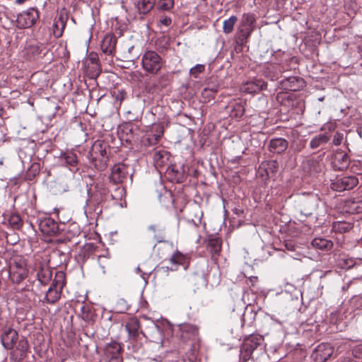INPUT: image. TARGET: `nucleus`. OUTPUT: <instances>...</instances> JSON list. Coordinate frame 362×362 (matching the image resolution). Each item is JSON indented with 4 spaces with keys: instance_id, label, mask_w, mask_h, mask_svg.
<instances>
[{
    "instance_id": "7ed1b4c3",
    "label": "nucleus",
    "mask_w": 362,
    "mask_h": 362,
    "mask_svg": "<svg viewBox=\"0 0 362 362\" xmlns=\"http://www.w3.org/2000/svg\"><path fill=\"white\" fill-rule=\"evenodd\" d=\"M39 16V12L36 8H30L17 16V27L19 28H30L35 23Z\"/></svg>"
},
{
    "instance_id": "79ce46f5",
    "label": "nucleus",
    "mask_w": 362,
    "mask_h": 362,
    "mask_svg": "<svg viewBox=\"0 0 362 362\" xmlns=\"http://www.w3.org/2000/svg\"><path fill=\"white\" fill-rule=\"evenodd\" d=\"M362 210V207H357L355 209L356 213H359Z\"/></svg>"
},
{
    "instance_id": "b1692460",
    "label": "nucleus",
    "mask_w": 362,
    "mask_h": 362,
    "mask_svg": "<svg viewBox=\"0 0 362 362\" xmlns=\"http://www.w3.org/2000/svg\"><path fill=\"white\" fill-rule=\"evenodd\" d=\"M329 138L326 134H320L315 136L310 143L311 148H317L322 144H326L329 141Z\"/></svg>"
},
{
    "instance_id": "7c9ffc66",
    "label": "nucleus",
    "mask_w": 362,
    "mask_h": 362,
    "mask_svg": "<svg viewBox=\"0 0 362 362\" xmlns=\"http://www.w3.org/2000/svg\"><path fill=\"white\" fill-rule=\"evenodd\" d=\"M51 274L48 269L41 268L37 273V279L42 284H45L50 278Z\"/></svg>"
},
{
    "instance_id": "f3484780",
    "label": "nucleus",
    "mask_w": 362,
    "mask_h": 362,
    "mask_svg": "<svg viewBox=\"0 0 362 362\" xmlns=\"http://www.w3.org/2000/svg\"><path fill=\"white\" fill-rule=\"evenodd\" d=\"M42 45L37 44H30L25 49V54L29 60L36 59L42 51Z\"/></svg>"
},
{
    "instance_id": "f257e3e1",
    "label": "nucleus",
    "mask_w": 362,
    "mask_h": 362,
    "mask_svg": "<svg viewBox=\"0 0 362 362\" xmlns=\"http://www.w3.org/2000/svg\"><path fill=\"white\" fill-rule=\"evenodd\" d=\"M141 65L144 70L146 72L156 74L161 69L163 60L157 52L148 50L142 56Z\"/></svg>"
},
{
    "instance_id": "c756f323",
    "label": "nucleus",
    "mask_w": 362,
    "mask_h": 362,
    "mask_svg": "<svg viewBox=\"0 0 362 362\" xmlns=\"http://www.w3.org/2000/svg\"><path fill=\"white\" fill-rule=\"evenodd\" d=\"M9 224L14 228V229H19L22 226V220L19 215L18 214H12L9 219Z\"/></svg>"
},
{
    "instance_id": "a19ab883",
    "label": "nucleus",
    "mask_w": 362,
    "mask_h": 362,
    "mask_svg": "<svg viewBox=\"0 0 362 362\" xmlns=\"http://www.w3.org/2000/svg\"><path fill=\"white\" fill-rule=\"evenodd\" d=\"M286 248H287L288 250H293V245H288V244H286Z\"/></svg>"
},
{
    "instance_id": "473e14b6",
    "label": "nucleus",
    "mask_w": 362,
    "mask_h": 362,
    "mask_svg": "<svg viewBox=\"0 0 362 362\" xmlns=\"http://www.w3.org/2000/svg\"><path fill=\"white\" fill-rule=\"evenodd\" d=\"M205 69V67L203 64H197L194 67L190 69L189 73L194 78H197L198 75L202 73Z\"/></svg>"
},
{
    "instance_id": "58836bf2",
    "label": "nucleus",
    "mask_w": 362,
    "mask_h": 362,
    "mask_svg": "<svg viewBox=\"0 0 362 362\" xmlns=\"http://www.w3.org/2000/svg\"><path fill=\"white\" fill-rule=\"evenodd\" d=\"M304 147V144H303L301 141L299 143H293L291 145V148L295 152H300Z\"/></svg>"
},
{
    "instance_id": "49530a36",
    "label": "nucleus",
    "mask_w": 362,
    "mask_h": 362,
    "mask_svg": "<svg viewBox=\"0 0 362 362\" xmlns=\"http://www.w3.org/2000/svg\"><path fill=\"white\" fill-rule=\"evenodd\" d=\"M254 279H257V277H255V276L252 277V278H251V281H254Z\"/></svg>"
},
{
    "instance_id": "bb28decb",
    "label": "nucleus",
    "mask_w": 362,
    "mask_h": 362,
    "mask_svg": "<svg viewBox=\"0 0 362 362\" xmlns=\"http://www.w3.org/2000/svg\"><path fill=\"white\" fill-rule=\"evenodd\" d=\"M148 230L151 233V235L158 242H160L162 239L163 229L156 225H151L148 227Z\"/></svg>"
},
{
    "instance_id": "a18cd8bd",
    "label": "nucleus",
    "mask_w": 362,
    "mask_h": 362,
    "mask_svg": "<svg viewBox=\"0 0 362 362\" xmlns=\"http://www.w3.org/2000/svg\"><path fill=\"white\" fill-rule=\"evenodd\" d=\"M4 163V158L0 159V165H3Z\"/></svg>"
},
{
    "instance_id": "f704fd0d",
    "label": "nucleus",
    "mask_w": 362,
    "mask_h": 362,
    "mask_svg": "<svg viewBox=\"0 0 362 362\" xmlns=\"http://www.w3.org/2000/svg\"><path fill=\"white\" fill-rule=\"evenodd\" d=\"M165 154H166V152L164 151L155 150L153 152V160L157 163H158V162L163 163V159L164 158V156Z\"/></svg>"
},
{
    "instance_id": "c85d7f7f",
    "label": "nucleus",
    "mask_w": 362,
    "mask_h": 362,
    "mask_svg": "<svg viewBox=\"0 0 362 362\" xmlns=\"http://www.w3.org/2000/svg\"><path fill=\"white\" fill-rule=\"evenodd\" d=\"M149 329L151 332V334H150L149 337L151 340L154 342H158L161 337V333L159 327L154 323H152L151 326L149 327Z\"/></svg>"
},
{
    "instance_id": "0eeeda50",
    "label": "nucleus",
    "mask_w": 362,
    "mask_h": 362,
    "mask_svg": "<svg viewBox=\"0 0 362 362\" xmlns=\"http://www.w3.org/2000/svg\"><path fill=\"white\" fill-rule=\"evenodd\" d=\"M333 352L334 348L329 344L322 343L315 349L313 357L317 362H325Z\"/></svg>"
},
{
    "instance_id": "2f4dec72",
    "label": "nucleus",
    "mask_w": 362,
    "mask_h": 362,
    "mask_svg": "<svg viewBox=\"0 0 362 362\" xmlns=\"http://www.w3.org/2000/svg\"><path fill=\"white\" fill-rule=\"evenodd\" d=\"M170 261L172 264H182L185 262V256L180 252H176L170 257Z\"/></svg>"
},
{
    "instance_id": "f03ea898",
    "label": "nucleus",
    "mask_w": 362,
    "mask_h": 362,
    "mask_svg": "<svg viewBox=\"0 0 362 362\" xmlns=\"http://www.w3.org/2000/svg\"><path fill=\"white\" fill-rule=\"evenodd\" d=\"M263 338L260 335L252 334L244 339L241 346L240 354L245 361L248 360L252 352L262 343Z\"/></svg>"
},
{
    "instance_id": "39448f33",
    "label": "nucleus",
    "mask_w": 362,
    "mask_h": 362,
    "mask_svg": "<svg viewBox=\"0 0 362 362\" xmlns=\"http://www.w3.org/2000/svg\"><path fill=\"white\" fill-rule=\"evenodd\" d=\"M255 27V18L253 14H245L239 28L240 39L244 41L249 37Z\"/></svg>"
},
{
    "instance_id": "37998d69",
    "label": "nucleus",
    "mask_w": 362,
    "mask_h": 362,
    "mask_svg": "<svg viewBox=\"0 0 362 362\" xmlns=\"http://www.w3.org/2000/svg\"><path fill=\"white\" fill-rule=\"evenodd\" d=\"M134 46H131L130 47H129V49H128V52H129V53H131V52H132V51L134 49Z\"/></svg>"
},
{
    "instance_id": "ea45409f",
    "label": "nucleus",
    "mask_w": 362,
    "mask_h": 362,
    "mask_svg": "<svg viewBox=\"0 0 362 362\" xmlns=\"http://www.w3.org/2000/svg\"><path fill=\"white\" fill-rule=\"evenodd\" d=\"M124 97V93L123 91L119 92L118 95H117V98L119 99L120 101H122L123 100Z\"/></svg>"
},
{
    "instance_id": "8fccbe9b",
    "label": "nucleus",
    "mask_w": 362,
    "mask_h": 362,
    "mask_svg": "<svg viewBox=\"0 0 362 362\" xmlns=\"http://www.w3.org/2000/svg\"><path fill=\"white\" fill-rule=\"evenodd\" d=\"M143 335L145 336L146 337H148L146 333H143Z\"/></svg>"
},
{
    "instance_id": "c9c22d12",
    "label": "nucleus",
    "mask_w": 362,
    "mask_h": 362,
    "mask_svg": "<svg viewBox=\"0 0 362 362\" xmlns=\"http://www.w3.org/2000/svg\"><path fill=\"white\" fill-rule=\"evenodd\" d=\"M336 230H338L339 232L343 233L346 232L349 229L351 228L350 224L346 223H339L337 225L334 226Z\"/></svg>"
},
{
    "instance_id": "1a4fd4ad",
    "label": "nucleus",
    "mask_w": 362,
    "mask_h": 362,
    "mask_svg": "<svg viewBox=\"0 0 362 362\" xmlns=\"http://www.w3.org/2000/svg\"><path fill=\"white\" fill-rule=\"evenodd\" d=\"M320 204H323L316 195H311L302 202L301 212L305 216H310L317 211Z\"/></svg>"
},
{
    "instance_id": "e433bc0d",
    "label": "nucleus",
    "mask_w": 362,
    "mask_h": 362,
    "mask_svg": "<svg viewBox=\"0 0 362 362\" xmlns=\"http://www.w3.org/2000/svg\"><path fill=\"white\" fill-rule=\"evenodd\" d=\"M233 112H235V113H234L235 117H241V116H243V115L244 113V107L241 104L237 103L235 105V109Z\"/></svg>"
},
{
    "instance_id": "4be33fe9",
    "label": "nucleus",
    "mask_w": 362,
    "mask_h": 362,
    "mask_svg": "<svg viewBox=\"0 0 362 362\" xmlns=\"http://www.w3.org/2000/svg\"><path fill=\"white\" fill-rule=\"evenodd\" d=\"M156 0H139L137 4V9L140 13H148L155 6Z\"/></svg>"
},
{
    "instance_id": "9b49d317",
    "label": "nucleus",
    "mask_w": 362,
    "mask_h": 362,
    "mask_svg": "<svg viewBox=\"0 0 362 362\" xmlns=\"http://www.w3.org/2000/svg\"><path fill=\"white\" fill-rule=\"evenodd\" d=\"M28 270L25 267L24 261L16 262V270L12 273L13 280L16 284H20L23 280L27 278Z\"/></svg>"
},
{
    "instance_id": "393cba45",
    "label": "nucleus",
    "mask_w": 362,
    "mask_h": 362,
    "mask_svg": "<svg viewBox=\"0 0 362 362\" xmlns=\"http://www.w3.org/2000/svg\"><path fill=\"white\" fill-rule=\"evenodd\" d=\"M238 18L235 16H231L228 19H226L223 23V31L226 34L230 33L235 24L237 23Z\"/></svg>"
},
{
    "instance_id": "4468645a",
    "label": "nucleus",
    "mask_w": 362,
    "mask_h": 362,
    "mask_svg": "<svg viewBox=\"0 0 362 362\" xmlns=\"http://www.w3.org/2000/svg\"><path fill=\"white\" fill-rule=\"evenodd\" d=\"M116 38L110 35H106L101 43V49L106 54H112L115 49Z\"/></svg>"
},
{
    "instance_id": "f8f14e48",
    "label": "nucleus",
    "mask_w": 362,
    "mask_h": 362,
    "mask_svg": "<svg viewBox=\"0 0 362 362\" xmlns=\"http://www.w3.org/2000/svg\"><path fill=\"white\" fill-rule=\"evenodd\" d=\"M28 349V344L26 339H21L18 341L15 349L12 351V358L16 361H21L25 357Z\"/></svg>"
},
{
    "instance_id": "9d476101",
    "label": "nucleus",
    "mask_w": 362,
    "mask_h": 362,
    "mask_svg": "<svg viewBox=\"0 0 362 362\" xmlns=\"http://www.w3.org/2000/svg\"><path fill=\"white\" fill-rule=\"evenodd\" d=\"M127 166L122 163H118L113 166L110 175V179L115 183L122 182L127 175Z\"/></svg>"
},
{
    "instance_id": "2eb2a0df",
    "label": "nucleus",
    "mask_w": 362,
    "mask_h": 362,
    "mask_svg": "<svg viewBox=\"0 0 362 362\" xmlns=\"http://www.w3.org/2000/svg\"><path fill=\"white\" fill-rule=\"evenodd\" d=\"M288 147V141L283 138H275L269 142V150L273 153H280Z\"/></svg>"
},
{
    "instance_id": "6ab92c4d",
    "label": "nucleus",
    "mask_w": 362,
    "mask_h": 362,
    "mask_svg": "<svg viewBox=\"0 0 362 362\" xmlns=\"http://www.w3.org/2000/svg\"><path fill=\"white\" fill-rule=\"evenodd\" d=\"M312 245L318 250H329L332 246L333 243L331 240L323 238H315L312 241Z\"/></svg>"
},
{
    "instance_id": "ddd939ff",
    "label": "nucleus",
    "mask_w": 362,
    "mask_h": 362,
    "mask_svg": "<svg viewBox=\"0 0 362 362\" xmlns=\"http://www.w3.org/2000/svg\"><path fill=\"white\" fill-rule=\"evenodd\" d=\"M62 286H58L57 281H54L47 291L45 299L49 303H56L61 296Z\"/></svg>"
},
{
    "instance_id": "c03bdc74",
    "label": "nucleus",
    "mask_w": 362,
    "mask_h": 362,
    "mask_svg": "<svg viewBox=\"0 0 362 362\" xmlns=\"http://www.w3.org/2000/svg\"><path fill=\"white\" fill-rule=\"evenodd\" d=\"M334 143L335 145H338L340 144V141L339 140H336V141H334Z\"/></svg>"
},
{
    "instance_id": "a211bd4d",
    "label": "nucleus",
    "mask_w": 362,
    "mask_h": 362,
    "mask_svg": "<svg viewBox=\"0 0 362 362\" xmlns=\"http://www.w3.org/2000/svg\"><path fill=\"white\" fill-rule=\"evenodd\" d=\"M66 18L63 15H59L57 19L54 20L53 24V34L56 37H60L66 26Z\"/></svg>"
},
{
    "instance_id": "20e7f679",
    "label": "nucleus",
    "mask_w": 362,
    "mask_h": 362,
    "mask_svg": "<svg viewBox=\"0 0 362 362\" xmlns=\"http://www.w3.org/2000/svg\"><path fill=\"white\" fill-rule=\"evenodd\" d=\"M358 183V180L356 176H344L332 180L330 186L335 191L342 192L352 189Z\"/></svg>"
},
{
    "instance_id": "3c124183",
    "label": "nucleus",
    "mask_w": 362,
    "mask_h": 362,
    "mask_svg": "<svg viewBox=\"0 0 362 362\" xmlns=\"http://www.w3.org/2000/svg\"><path fill=\"white\" fill-rule=\"evenodd\" d=\"M350 362H356V361H350Z\"/></svg>"
},
{
    "instance_id": "dca6fc26",
    "label": "nucleus",
    "mask_w": 362,
    "mask_h": 362,
    "mask_svg": "<svg viewBox=\"0 0 362 362\" xmlns=\"http://www.w3.org/2000/svg\"><path fill=\"white\" fill-rule=\"evenodd\" d=\"M125 329L127 331L129 337L134 339H136L139 336L140 333H142V332L140 331L139 322L135 319L129 320L127 323Z\"/></svg>"
},
{
    "instance_id": "a878e982",
    "label": "nucleus",
    "mask_w": 362,
    "mask_h": 362,
    "mask_svg": "<svg viewBox=\"0 0 362 362\" xmlns=\"http://www.w3.org/2000/svg\"><path fill=\"white\" fill-rule=\"evenodd\" d=\"M155 5L159 11H170L173 8L174 0H158Z\"/></svg>"
},
{
    "instance_id": "4c0bfd02",
    "label": "nucleus",
    "mask_w": 362,
    "mask_h": 362,
    "mask_svg": "<svg viewBox=\"0 0 362 362\" xmlns=\"http://www.w3.org/2000/svg\"><path fill=\"white\" fill-rule=\"evenodd\" d=\"M172 23V20L170 17L168 16H161L159 20V23L164 26H169Z\"/></svg>"
},
{
    "instance_id": "6e6552de",
    "label": "nucleus",
    "mask_w": 362,
    "mask_h": 362,
    "mask_svg": "<svg viewBox=\"0 0 362 362\" xmlns=\"http://www.w3.org/2000/svg\"><path fill=\"white\" fill-rule=\"evenodd\" d=\"M40 231L47 235H55L59 232L58 223L52 218L46 217L39 222Z\"/></svg>"
},
{
    "instance_id": "de8ad7c7",
    "label": "nucleus",
    "mask_w": 362,
    "mask_h": 362,
    "mask_svg": "<svg viewBox=\"0 0 362 362\" xmlns=\"http://www.w3.org/2000/svg\"><path fill=\"white\" fill-rule=\"evenodd\" d=\"M254 279H257V277H255V276L252 277V278H251V281H254Z\"/></svg>"
},
{
    "instance_id": "09e8293b",
    "label": "nucleus",
    "mask_w": 362,
    "mask_h": 362,
    "mask_svg": "<svg viewBox=\"0 0 362 362\" xmlns=\"http://www.w3.org/2000/svg\"><path fill=\"white\" fill-rule=\"evenodd\" d=\"M136 271H137V272H139V271H140V268H139V267H136Z\"/></svg>"
},
{
    "instance_id": "cd10ccee",
    "label": "nucleus",
    "mask_w": 362,
    "mask_h": 362,
    "mask_svg": "<svg viewBox=\"0 0 362 362\" xmlns=\"http://www.w3.org/2000/svg\"><path fill=\"white\" fill-rule=\"evenodd\" d=\"M92 151L93 153H99L100 156L105 157L107 155L106 147L100 141H97L93 146Z\"/></svg>"
},
{
    "instance_id": "412c9836",
    "label": "nucleus",
    "mask_w": 362,
    "mask_h": 362,
    "mask_svg": "<svg viewBox=\"0 0 362 362\" xmlns=\"http://www.w3.org/2000/svg\"><path fill=\"white\" fill-rule=\"evenodd\" d=\"M207 247L213 257L218 255L221 250V240L218 238H210Z\"/></svg>"
},
{
    "instance_id": "72a5a7b5",
    "label": "nucleus",
    "mask_w": 362,
    "mask_h": 362,
    "mask_svg": "<svg viewBox=\"0 0 362 362\" xmlns=\"http://www.w3.org/2000/svg\"><path fill=\"white\" fill-rule=\"evenodd\" d=\"M64 159L65 162L71 166L75 165L77 163L76 156L74 153L66 154L64 156Z\"/></svg>"
},
{
    "instance_id": "5701e85b",
    "label": "nucleus",
    "mask_w": 362,
    "mask_h": 362,
    "mask_svg": "<svg viewBox=\"0 0 362 362\" xmlns=\"http://www.w3.org/2000/svg\"><path fill=\"white\" fill-rule=\"evenodd\" d=\"M267 88V84L263 81H257V83H247L243 88V90L249 93H254L262 90Z\"/></svg>"
},
{
    "instance_id": "aec40b11",
    "label": "nucleus",
    "mask_w": 362,
    "mask_h": 362,
    "mask_svg": "<svg viewBox=\"0 0 362 362\" xmlns=\"http://www.w3.org/2000/svg\"><path fill=\"white\" fill-rule=\"evenodd\" d=\"M180 331L181 332V337L184 339L189 338L191 335H194L197 333V328L196 326L191 324H182L179 325Z\"/></svg>"
},
{
    "instance_id": "423d86ee",
    "label": "nucleus",
    "mask_w": 362,
    "mask_h": 362,
    "mask_svg": "<svg viewBox=\"0 0 362 362\" xmlns=\"http://www.w3.org/2000/svg\"><path fill=\"white\" fill-rule=\"evenodd\" d=\"M18 339V332L11 327H4L1 340L4 347L6 349H12L14 347V344Z\"/></svg>"
}]
</instances>
